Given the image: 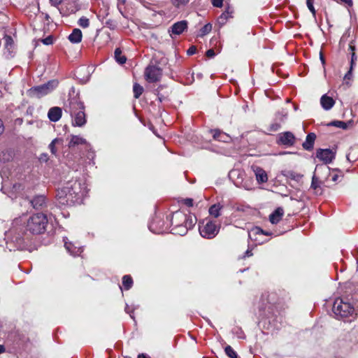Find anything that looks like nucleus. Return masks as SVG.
Segmentation results:
<instances>
[{
	"instance_id": "1",
	"label": "nucleus",
	"mask_w": 358,
	"mask_h": 358,
	"mask_svg": "<svg viewBox=\"0 0 358 358\" xmlns=\"http://www.w3.org/2000/svg\"><path fill=\"white\" fill-rule=\"evenodd\" d=\"M85 184L77 178L67 181L64 186L57 190L56 198L59 204L73 206L78 203L83 195Z\"/></svg>"
},
{
	"instance_id": "2",
	"label": "nucleus",
	"mask_w": 358,
	"mask_h": 358,
	"mask_svg": "<svg viewBox=\"0 0 358 358\" xmlns=\"http://www.w3.org/2000/svg\"><path fill=\"white\" fill-rule=\"evenodd\" d=\"M196 217L178 210L172 214L171 222V232L180 236L185 235L188 230L192 229L196 223Z\"/></svg>"
},
{
	"instance_id": "3",
	"label": "nucleus",
	"mask_w": 358,
	"mask_h": 358,
	"mask_svg": "<svg viewBox=\"0 0 358 358\" xmlns=\"http://www.w3.org/2000/svg\"><path fill=\"white\" fill-rule=\"evenodd\" d=\"M64 110L66 113H69L73 117V126L83 127L85 124L87 120L85 113V106L78 96L71 97L68 99V104H65Z\"/></svg>"
},
{
	"instance_id": "4",
	"label": "nucleus",
	"mask_w": 358,
	"mask_h": 358,
	"mask_svg": "<svg viewBox=\"0 0 358 358\" xmlns=\"http://www.w3.org/2000/svg\"><path fill=\"white\" fill-rule=\"evenodd\" d=\"M48 224L47 215L42 213H38L29 217L27 222L26 229L32 234H42Z\"/></svg>"
},
{
	"instance_id": "5",
	"label": "nucleus",
	"mask_w": 358,
	"mask_h": 358,
	"mask_svg": "<svg viewBox=\"0 0 358 358\" xmlns=\"http://www.w3.org/2000/svg\"><path fill=\"white\" fill-rule=\"evenodd\" d=\"M332 311L337 319H344L354 314L355 308L349 302L337 298L334 303Z\"/></svg>"
},
{
	"instance_id": "6",
	"label": "nucleus",
	"mask_w": 358,
	"mask_h": 358,
	"mask_svg": "<svg viewBox=\"0 0 358 358\" xmlns=\"http://www.w3.org/2000/svg\"><path fill=\"white\" fill-rule=\"evenodd\" d=\"M220 225L216 221L207 220L199 224V233L203 238L212 239L215 238L220 231Z\"/></svg>"
},
{
	"instance_id": "7",
	"label": "nucleus",
	"mask_w": 358,
	"mask_h": 358,
	"mask_svg": "<svg viewBox=\"0 0 358 358\" xmlns=\"http://www.w3.org/2000/svg\"><path fill=\"white\" fill-rule=\"evenodd\" d=\"M58 80H50L45 84L31 87L29 90V93L31 95L40 99L52 92L58 86Z\"/></svg>"
},
{
	"instance_id": "8",
	"label": "nucleus",
	"mask_w": 358,
	"mask_h": 358,
	"mask_svg": "<svg viewBox=\"0 0 358 358\" xmlns=\"http://www.w3.org/2000/svg\"><path fill=\"white\" fill-rule=\"evenodd\" d=\"M145 80L148 83H156L160 80L162 76V69L155 65H148L144 72Z\"/></svg>"
},
{
	"instance_id": "9",
	"label": "nucleus",
	"mask_w": 358,
	"mask_h": 358,
	"mask_svg": "<svg viewBox=\"0 0 358 358\" xmlns=\"http://www.w3.org/2000/svg\"><path fill=\"white\" fill-rule=\"evenodd\" d=\"M277 295L275 293H265L262 294V299L263 301L266 300L268 303L267 308L268 314H265L267 317H271L273 316H276L274 310L277 309V305L275 303V299Z\"/></svg>"
},
{
	"instance_id": "10",
	"label": "nucleus",
	"mask_w": 358,
	"mask_h": 358,
	"mask_svg": "<svg viewBox=\"0 0 358 358\" xmlns=\"http://www.w3.org/2000/svg\"><path fill=\"white\" fill-rule=\"evenodd\" d=\"M149 229L155 234H162L167 229L164 220L160 216H155L149 224Z\"/></svg>"
},
{
	"instance_id": "11",
	"label": "nucleus",
	"mask_w": 358,
	"mask_h": 358,
	"mask_svg": "<svg viewBox=\"0 0 358 358\" xmlns=\"http://www.w3.org/2000/svg\"><path fill=\"white\" fill-rule=\"evenodd\" d=\"M336 152L329 148H319L316 151V157L325 164H329L333 162L336 157Z\"/></svg>"
},
{
	"instance_id": "12",
	"label": "nucleus",
	"mask_w": 358,
	"mask_h": 358,
	"mask_svg": "<svg viewBox=\"0 0 358 358\" xmlns=\"http://www.w3.org/2000/svg\"><path fill=\"white\" fill-rule=\"evenodd\" d=\"M296 142V137L291 131H285L279 134L277 143L287 147L293 146Z\"/></svg>"
},
{
	"instance_id": "13",
	"label": "nucleus",
	"mask_w": 358,
	"mask_h": 358,
	"mask_svg": "<svg viewBox=\"0 0 358 358\" xmlns=\"http://www.w3.org/2000/svg\"><path fill=\"white\" fill-rule=\"evenodd\" d=\"M188 22L187 20H181L174 23L169 29L171 34L180 35L187 29Z\"/></svg>"
},
{
	"instance_id": "14",
	"label": "nucleus",
	"mask_w": 358,
	"mask_h": 358,
	"mask_svg": "<svg viewBox=\"0 0 358 358\" xmlns=\"http://www.w3.org/2000/svg\"><path fill=\"white\" fill-rule=\"evenodd\" d=\"M252 169L255 173L256 180L259 184L266 182L268 176L266 172L261 167L257 166H252Z\"/></svg>"
},
{
	"instance_id": "15",
	"label": "nucleus",
	"mask_w": 358,
	"mask_h": 358,
	"mask_svg": "<svg viewBox=\"0 0 358 358\" xmlns=\"http://www.w3.org/2000/svg\"><path fill=\"white\" fill-rule=\"evenodd\" d=\"M31 206L36 210H42L46 207V197L43 195H38L31 201Z\"/></svg>"
},
{
	"instance_id": "16",
	"label": "nucleus",
	"mask_w": 358,
	"mask_h": 358,
	"mask_svg": "<svg viewBox=\"0 0 358 358\" xmlns=\"http://www.w3.org/2000/svg\"><path fill=\"white\" fill-rule=\"evenodd\" d=\"M62 115V110L58 106H54L49 109L48 117L51 122H56L60 120Z\"/></svg>"
},
{
	"instance_id": "17",
	"label": "nucleus",
	"mask_w": 358,
	"mask_h": 358,
	"mask_svg": "<svg viewBox=\"0 0 358 358\" xmlns=\"http://www.w3.org/2000/svg\"><path fill=\"white\" fill-rule=\"evenodd\" d=\"M210 133L214 140L224 143L229 142L231 140V137L227 134L220 129H211Z\"/></svg>"
},
{
	"instance_id": "18",
	"label": "nucleus",
	"mask_w": 358,
	"mask_h": 358,
	"mask_svg": "<svg viewBox=\"0 0 358 358\" xmlns=\"http://www.w3.org/2000/svg\"><path fill=\"white\" fill-rule=\"evenodd\" d=\"M316 134L315 133H309L306 138V141L302 143V147L305 150L311 151L314 148Z\"/></svg>"
},
{
	"instance_id": "19",
	"label": "nucleus",
	"mask_w": 358,
	"mask_h": 358,
	"mask_svg": "<svg viewBox=\"0 0 358 358\" xmlns=\"http://www.w3.org/2000/svg\"><path fill=\"white\" fill-rule=\"evenodd\" d=\"M335 103V100L332 97L329 96L327 94L322 95L320 99V104L322 108L325 110H329L331 109L334 106Z\"/></svg>"
},
{
	"instance_id": "20",
	"label": "nucleus",
	"mask_w": 358,
	"mask_h": 358,
	"mask_svg": "<svg viewBox=\"0 0 358 358\" xmlns=\"http://www.w3.org/2000/svg\"><path fill=\"white\" fill-rule=\"evenodd\" d=\"M284 214L283 208H277L269 216V220L272 224H278L282 219Z\"/></svg>"
},
{
	"instance_id": "21",
	"label": "nucleus",
	"mask_w": 358,
	"mask_h": 358,
	"mask_svg": "<svg viewBox=\"0 0 358 358\" xmlns=\"http://www.w3.org/2000/svg\"><path fill=\"white\" fill-rule=\"evenodd\" d=\"M64 246L66 250L73 256H78L83 252V249L80 247L76 246L71 242H65Z\"/></svg>"
},
{
	"instance_id": "22",
	"label": "nucleus",
	"mask_w": 358,
	"mask_h": 358,
	"mask_svg": "<svg viewBox=\"0 0 358 358\" xmlns=\"http://www.w3.org/2000/svg\"><path fill=\"white\" fill-rule=\"evenodd\" d=\"M83 34L79 29H73L68 38L72 43H78L82 41Z\"/></svg>"
},
{
	"instance_id": "23",
	"label": "nucleus",
	"mask_w": 358,
	"mask_h": 358,
	"mask_svg": "<svg viewBox=\"0 0 358 358\" xmlns=\"http://www.w3.org/2000/svg\"><path fill=\"white\" fill-rule=\"evenodd\" d=\"M231 17H233V10L228 7L225 11L220 15L217 21L220 25H224L226 24L228 19Z\"/></svg>"
},
{
	"instance_id": "24",
	"label": "nucleus",
	"mask_w": 358,
	"mask_h": 358,
	"mask_svg": "<svg viewBox=\"0 0 358 358\" xmlns=\"http://www.w3.org/2000/svg\"><path fill=\"white\" fill-rule=\"evenodd\" d=\"M324 183V180L320 179V178L316 175L315 172L311 181L310 187L313 189L316 192L321 190V186Z\"/></svg>"
},
{
	"instance_id": "25",
	"label": "nucleus",
	"mask_w": 358,
	"mask_h": 358,
	"mask_svg": "<svg viewBox=\"0 0 358 358\" xmlns=\"http://www.w3.org/2000/svg\"><path fill=\"white\" fill-rule=\"evenodd\" d=\"M87 144V141L80 136L72 135L71 141L69 143V147L73 148L78 145Z\"/></svg>"
},
{
	"instance_id": "26",
	"label": "nucleus",
	"mask_w": 358,
	"mask_h": 358,
	"mask_svg": "<svg viewBox=\"0 0 358 358\" xmlns=\"http://www.w3.org/2000/svg\"><path fill=\"white\" fill-rule=\"evenodd\" d=\"M282 175L287 178H290L296 181L300 180L303 177V175L292 170L283 171Z\"/></svg>"
},
{
	"instance_id": "27",
	"label": "nucleus",
	"mask_w": 358,
	"mask_h": 358,
	"mask_svg": "<svg viewBox=\"0 0 358 358\" xmlns=\"http://www.w3.org/2000/svg\"><path fill=\"white\" fill-rule=\"evenodd\" d=\"M223 206L220 203H215L212 205L209 208V214L217 218L220 215V210L222 209Z\"/></svg>"
},
{
	"instance_id": "28",
	"label": "nucleus",
	"mask_w": 358,
	"mask_h": 358,
	"mask_svg": "<svg viewBox=\"0 0 358 358\" xmlns=\"http://www.w3.org/2000/svg\"><path fill=\"white\" fill-rule=\"evenodd\" d=\"M116 62L120 64H124L127 62V57L122 54V51L120 48H117L114 52Z\"/></svg>"
},
{
	"instance_id": "29",
	"label": "nucleus",
	"mask_w": 358,
	"mask_h": 358,
	"mask_svg": "<svg viewBox=\"0 0 358 358\" xmlns=\"http://www.w3.org/2000/svg\"><path fill=\"white\" fill-rule=\"evenodd\" d=\"M134 284L133 278L130 275H124L122 277V286L125 290L130 289Z\"/></svg>"
},
{
	"instance_id": "30",
	"label": "nucleus",
	"mask_w": 358,
	"mask_h": 358,
	"mask_svg": "<svg viewBox=\"0 0 358 358\" xmlns=\"http://www.w3.org/2000/svg\"><path fill=\"white\" fill-rule=\"evenodd\" d=\"M144 90L143 87L137 83H135L133 85V92L135 99H138L143 94Z\"/></svg>"
},
{
	"instance_id": "31",
	"label": "nucleus",
	"mask_w": 358,
	"mask_h": 358,
	"mask_svg": "<svg viewBox=\"0 0 358 358\" xmlns=\"http://www.w3.org/2000/svg\"><path fill=\"white\" fill-rule=\"evenodd\" d=\"M329 127H336L338 128H341L343 129H346L348 128V124L345 122L341 120H334L327 124Z\"/></svg>"
},
{
	"instance_id": "32",
	"label": "nucleus",
	"mask_w": 358,
	"mask_h": 358,
	"mask_svg": "<svg viewBox=\"0 0 358 358\" xmlns=\"http://www.w3.org/2000/svg\"><path fill=\"white\" fill-rule=\"evenodd\" d=\"M62 139L57 138L52 140V142L50 143L49 149L50 150V152L52 155H56L57 153L56 144L59 143H62Z\"/></svg>"
},
{
	"instance_id": "33",
	"label": "nucleus",
	"mask_w": 358,
	"mask_h": 358,
	"mask_svg": "<svg viewBox=\"0 0 358 358\" xmlns=\"http://www.w3.org/2000/svg\"><path fill=\"white\" fill-rule=\"evenodd\" d=\"M212 30V24L210 23L206 24L203 27H201L199 30V36H204L206 34H209Z\"/></svg>"
},
{
	"instance_id": "34",
	"label": "nucleus",
	"mask_w": 358,
	"mask_h": 358,
	"mask_svg": "<svg viewBox=\"0 0 358 358\" xmlns=\"http://www.w3.org/2000/svg\"><path fill=\"white\" fill-rule=\"evenodd\" d=\"M170 1H171V3H172V5L177 8H180L181 7L186 6L189 1V0H170Z\"/></svg>"
},
{
	"instance_id": "35",
	"label": "nucleus",
	"mask_w": 358,
	"mask_h": 358,
	"mask_svg": "<svg viewBox=\"0 0 358 358\" xmlns=\"http://www.w3.org/2000/svg\"><path fill=\"white\" fill-rule=\"evenodd\" d=\"M224 351H225L226 355L229 358H237L238 357L237 353L234 351V350L230 345H227L225 347Z\"/></svg>"
},
{
	"instance_id": "36",
	"label": "nucleus",
	"mask_w": 358,
	"mask_h": 358,
	"mask_svg": "<svg viewBox=\"0 0 358 358\" xmlns=\"http://www.w3.org/2000/svg\"><path fill=\"white\" fill-rule=\"evenodd\" d=\"M164 86L163 85H159L157 90H156V92H157V99L159 100V102H163L164 101L168 99V94L166 95H164V94H162L160 93V90H162L163 89Z\"/></svg>"
},
{
	"instance_id": "37",
	"label": "nucleus",
	"mask_w": 358,
	"mask_h": 358,
	"mask_svg": "<svg viewBox=\"0 0 358 358\" xmlns=\"http://www.w3.org/2000/svg\"><path fill=\"white\" fill-rule=\"evenodd\" d=\"M78 24L82 28H87L90 26V20L87 17L83 16L78 20Z\"/></svg>"
},
{
	"instance_id": "38",
	"label": "nucleus",
	"mask_w": 358,
	"mask_h": 358,
	"mask_svg": "<svg viewBox=\"0 0 358 358\" xmlns=\"http://www.w3.org/2000/svg\"><path fill=\"white\" fill-rule=\"evenodd\" d=\"M3 40L5 41V47L8 50H10L13 45V38L9 35H5L3 37Z\"/></svg>"
},
{
	"instance_id": "39",
	"label": "nucleus",
	"mask_w": 358,
	"mask_h": 358,
	"mask_svg": "<svg viewBox=\"0 0 358 358\" xmlns=\"http://www.w3.org/2000/svg\"><path fill=\"white\" fill-rule=\"evenodd\" d=\"M281 127V125L280 123L278 122H273L271 124L268 128V131L270 132H275L279 130Z\"/></svg>"
},
{
	"instance_id": "40",
	"label": "nucleus",
	"mask_w": 358,
	"mask_h": 358,
	"mask_svg": "<svg viewBox=\"0 0 358 358\" xmlns=\"http://www.w3.org/2000/svg\"><path fill=\"white\" fill-rule=\"evenodd\" d=\"M314 0H306V5L313 16H315L316 11L313 6Z\"/></svg>"
},
{
	"instance_id": "41",
	"label": "nucleus",
	"mask_w": 358,
	"mask_h": 358,
	"mask_svg": "<svg viewBox=\"0 0 358 358\" xmlns=\"http://www.w3.org/2000/svg\"><path fill=\"white\" fill-rule=\"evenodd\" d=\"M350 56V66H355L356 65V62L357 61V52H350V54H347Z\"/></svg>"
},
{
	"instance_id": "42",
	"label": "nucleus",
	"mask_w": 358,
	"mask_h": 358,
	"mask_svg": "<svg viewBox=\"0 0 358 358\" xmlns=\"http://www.w3.org/2000/svg\"><path fill=\"white\" fill-rule=\"evenodd\" d=\"M357 52V47L355 45V40H352L348 44V52L347 54H350V52Z\"/></svg>"
},
{
	"instance_id": "43",
	"label": "nucleus",
	"mask_w": 358,
	"mask_h": 358,
	"mask_svg": "<svg viewBox=\"0 0 358 358\" xmlns=\"http://www.w3.org/2000/svg\"><path fill=\"white\" fill-rule=\"evenodd\" d=\"M181 202L187 207H192L194 206V200L191 198L183 199Z\"/></svg>"
},
{
	"instance_id": "44",
	"label": "nucleus",
	"mask_w": 358,
	"mask_h": 358,
	"mask_svg": "<svg viewBox=\"0 0 358 358\" xmlns=\"http://www.w3.org/2000/svg\"><path fill=\"white\" fill-rule=\"evenodd\" d=\"M43 44L46 45H52L54 42V38L52 35L48 36L42 40Z\"/></svg>"
},
{
	"instance_id": "45",
	"label": "nucleus",
	"mask_w": 358,
	"mask_h": 358,
	"mask_svg": "<svg viewBox=\"0 0 358 358\" xmlns=\"http://www.w3.org/2000/svg\"><path fill=\"white\" fill-rule=\"evenodd\" d=\"M213 6L221 8L223 6V0H211Z\"/></svg>"
},
{
	"instance_id": "46",
	"label": "nucleus",
	"mask_w": 358,
	"mask_h": 358,
	"mask_svg": "<svg viewBox=\"0 0 358 358\" xmlns=\"http://www.w3.org/2000/svg\"><path fill=\"white\" fill-rule=\"evenodd\" d=\"M196 51H197L196 47L194 45H192L187 50V54L188 55H193L196 52Z\"/></svg>"
},
{
	"instance_id": "47",
	"label": "nucleus",
	"mask_w": 358,
	"mask_h": 358,
	"mask_svg": "<svg viewBox=\"0 0 358 358\" xmlns=\"http://www.w3.org/2000/svg\"><path fill=\"white\" fill-rule=\"evenodd\" d=\"M353 67L354 66H350V69L345 73V75L344 76V80H350L352 78V71Z\"/></svg>"
},
{
	"instance_id": "48",
	"label": "nucleus",
	"mask_w": 358,
	"mask_h": 358,
	"mask_svg": "<svg viewBox=\"0 0 358 358\" xmlns=\"http://www.w3.org/2000/svg\"><path fill=\"white\" fill-rule=\"evenodd\" d=\"M253 255V253H252V248H248V250L245 251V252L244 253V255H243V257H241L242 259H245L247 257H250Z\"/></svg>"
},
{
	"instance_id": "49",
	"label": "nucleus",
	"mask_w": 358,
	"mask_h": 358,
	"mask_svg": "<svg viewBox=\"0 0 358 358\" xmlns=\"http://www.w3.org/2000/svg\"><path fill=\"white\" fill-rule=\"evenodd\" d=\"M320 169H322L327 175H330V171H329V167H322V166L319 167L318 166H317L315 168V172L318 171Z\"/></svg>"
},
{
	"instance_id": "50",
	"label": "nucleus",
	"mask_w": 358,
	"mask_h": 358,
	"mask_svg": "<svg viewBox=\"0 0 358 358\" xmlns=\"http://www.w3.org/2000/svg\"><path fill=\"white\" fill-rule=\"evenodd\" d=\"M51 6L57 7L59 5L62 3L63 0H49Z\"/></svg>"
},
{
	"instance_id": "51",
	"label": "nucleus",
	"mask_w": 358,
	"mask_h": 358,
	"mask_svg": "<svg viewBox=\"0 0 358 358\" xmlns=\"http://www.w3.org/2000/svg\"><path fill=\"white\" fill-rule=\"evenodd\" d=\"M106 25H107L109 28H110V29H115V27H116L115 23L113 20H109L106 21Z\"/></svg>"
},
{
	"instance_id": "52",
	"label": "nucleus",
	"mask_w": 358,
	"mask_h": 358,
	"mask_svg": "<svg viewBox=\"0 0 358 358\" xmlns=\"http://www.w3.org/2000/svg\"><path fill=\"white\" fill-rule=\"evenodd\" d=\"M215 55V51L213 49H209L206 52V57H208L209 58L214 57Z\"/></svg>"
},
{
	"instance_id": "53",
	"label": "nucleus",
	"mask_w": 358,
	"mask_h": 358,
	"mask_svg": "<svg viewBox=\"0 0 358 358\" xmlns=\"http://www.w3.org/2000/svg\"><path fill=\"white\" fill-rule=\"evenodd\" d=\"M252 231L255 232V234H264V231L262 229H261L260 227H257L254 228L252 229Z\"/></svg>"
},
{
	"instance_id": "54",
	"label": "nucleus",
	"mask_w": 358,
	"mask_h": 358,
	"mask_svg": "<svg viewBox=\"0 0 358 358\" xmlns=\"http://www.w3.org/2000/svg\"><path fill=\"white\" fill-rule=\"evenodd\" d=\"M4 131V125L3 121L0 119V135H1Z\"/></svg>"
},
{
	"instance_id": "55",
	"label": "nucleus",
	"mask_w": 358,
	"mask_h": 358,
	"mask_svg": "<svg viewBox=\"0 0 358 358\" xmlns=\"http://www.w3.org/2000/svg\"><path fill=\"white\" fill-rule=\"evenodd\" d=\"M340 176L338 174H334L331 176V180L334 182H336L338 179L339 178Z\"/></svg>"
},
{
	"instance_id": "56",
	"label": "nucleus",
	"mask_w": 358,
	"mask_h": 358,
	"mask_svg": "<svg viewBox=\"0 0 358 358\" xmlns=\"http://www.w3.org/2000/svg\"><path fill=\"white\" fill-rule=\"evenodd\" d=\"M350 155H351V152H349V153L347 154V155H346L347 160L349 161V162L355 161V159L350 158Z\"/></svg>"
},
{
	"instance_id": "57",
	"label": "nucleus",
	"mask_w": 358,
	"mask_h": 358,
	"mask_svg": "<svg viewBox=\"0 0 358 358\" xmlns=\"http://www.w3.org/2000/svg\"><path fill=\"white\" fill-rule=\"evenodd\" d=\"M138 358H150V357L146 354L141 353L138 355Z\"/></svg>"
},
{
	"instance_id": "58",
	"label": "nucleus",
	"mask_w": 358,
	"mask_h": 358,
	"mask_svg": "<svg viewBox=\"0 0 358 358\" xmlns=\"http://www.w3.org/2000/svg\"><path fill=\"white\" fill-rule=\"evenodd\" d=\"M5 351V348L3 345H0V354Z\"/></svg>"
},
{
	"instance_id": "59",
	"label": "nucleus",
	"mask_w": 358,
	"mask_h": 358,
	"mask_svg": "<svg viewBox=\"0 0 358 358\" xmlns=\"http://www.w3.org/2000/svg\"><path fill=\"white\" fill-rule=\"evenodd\" d=\"M320 59L323 64H324V57L323 56V54L320 52Z\"/></svg>"
},
{
	"instance_id": "60",
	"label": "nucleus",
	"mask_w": 358,
	"mask_h": 358,
	"mask_svg": "<svg viewBox=\"0 0 358 358\" xmlns=\"http://www.w3.org/2000/svg\"><path fill=\"white\" fill-rule=\"evenodd\" d=\"M345 37V35H343L341 39V43H342L344 41Z\"/></svg>"
},
{
	"instance_id": "61",
	"label": "nucleus",
	"mask_w": 358,
	"mask_h": 358,
	"mask_svg": "<svg viewBox=\"0 0 358 358\" xmlns=\"http://www.w3.org/2000/svg\"><path fill=\"white\" fill-rule=\"evenodd\" d=\"M264 235H266V236H268L270 235L271 234L269 232H267V231H264V234H263Z\"/></svg>"
},
{
	"instance_id": "62",
	"label": "nucleus",
	"mask_w": 358,
	"mask_h": 358,
	"mask_svg": "<svg viewBox=\"0 0 358 358\" xmlns=\"http://www.w3.org/2000/svg\"><path fill=\"white\" fill-rule=\"evenodd\" d=\"M48 18H49L48 15H46V16H45V19H46V20H48Z\"/></svg>"
}]
</instances>
